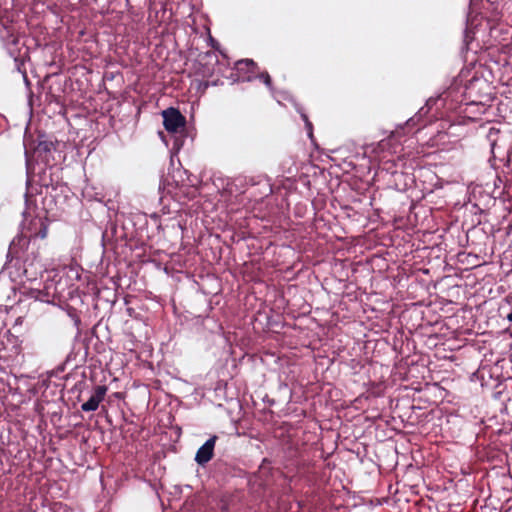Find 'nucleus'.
<instances>
[{"label": "nucleus", "instance_id": "obj_4", "mask_svg": "<svg viewBox=\"0 0 512 512\" xmlns=\"http://www.w3.org/2000/svg\"><path fill=\"white\" fill-rule=\"evenodd\" d=\"M107 392L105 385H98L94 388V392L91 397L81 405V409L84 412L95 411L99 407V404L103 401Z\"/></svg>", "mask_w": 512, "mask_h": 512}, {"label": "nucleus", "instance_id": "obj_8", "mask_svg": "<svg viewBox=\"0 0 512 512\" xmlns=\"http://www.w3.org/2000/svg\"><path fill=\"white\" fill-rule=\"evenodd\" d=\"M259 77V79L268 87V88H271L272 87V79L270 77V75L268 74V72H262L260 73L259 75H257Z\"/></svg>", "mask_w": 512, "mask_h": 512}, {"label": "nucleus", "instance_id": "obj_10", "mask_svg": "<svg viewBox=\"0 0 512 512\" xmlns=\"http://www.w3.org/2000/svg\"><path fill=\"white\" fill-rule=\"evenodd\" d=\"M302 119L304 120V122H305V124H306L307 129H308V130H309V132L311 133V132H312V123L308 120L307 115L302 114Z\"/></svg>", "mask_w": 512, "mask_h": 512}, {"label": "nucleus", "instance_id": "obj_12", "mask_svg": "<svg viewBox=\"0 0 512 512\" xmlns=\"http://www.w3.org/2000/svg\"><path fill=\"white\" fill-rule=\"evenodd\" d=\"M207 87H208V83L206 82V83L204 84V88L206 89Z\"/></svg>", "mask_w": 512, "mask_h": 512}, {"label": "nucleus", "instance_id": "obj_7", "mask_svg": "<svg viewBox=\"0 0 512 512\" xmlns=\"http://www.w3.org/2000/svg\"><path fill=\"white\" fill-rule=\"evenodd\" d=\"M285 449L289 452L291 457H295L299 454V448L296 444H293L292 441H287L285 443Z\"/></svg>", "mask_w": 512, "mask_h": 512}, {"label": "nucleus", "instance_id": "obj_6", "mask_svg": "<svg viewBox=\"0 0 512 512\" xmlns=\"http://www.w3.org/2000/svg\"><path fill=\"white\" fill-rule=\"evenodd\" d=\"M231 497L230 496H222L217 504V508L221 511V512H227L229 511L230 509V505H231Z\"/></svg>", "mask_w": 512, "mask_h": 512}, {"label": "nucleus", "instance_id": "obj_9", "mask_svg": "<svg viewBox=\"0 0 512 512\" xmlns=\"http://www.w3.org/2000/svg\"><path fill=\"white\" fill-rule=\"evenodd\" d=\"M40 225H41L40 230L35 234V236H36V237H39V238H41V239H44V238H46V236H47L48 228H47V226L44 224V222H42L41 220H40Z\"/></svg>", "mask_w": 512, "mask_h": 512}, {"label": "nucleus", "instance_id": "obj_5", "mask_svg": "<svg viewBox=\"0 0 512 512\" xmlns=\"http://www.w3.org/2000/svg\"><path fill=\"white\" fill-rule=\"evenodd\" d=\"M55 144L52 141H39L37 146L34 149V154L38 159H40L45 165H49L51 162L52 156L51 153L54 151Z\"/></svg>", "mask_w": 512, "mask_h": 512}, {"label": "nucleus", "instance_id": "obj_2", "mask_svg": "<svg viewBox=\"0 0 512 512\" xmlns=\"http://www.w3.org/2000/svg\"><path fill=\"white\" fill-rule=\"evenodd\" d=\"M163 125L169 133H177L186 125V118L181 112L173 107L162 111Z\"/></svg>", "mask_w": 512, "mask_h": 512}, {"label": "nucleus", "instance_id": "obj_1", "mask_svg": "<svg viewBox=\"0 0 512 512\" xmlns=\"http://www.w3.org/2000/svg\"><path fill=\"white\" fill-rule=\"evenodd\" d=\"M258 73L257 64L250 59L239 60L235 63L231 78L234 81H251L253 77Z\"/></svg>", "mask_w": 512, "mask_h": 512}, {"label": "nucleus", "instance_id": "obj_11", "mask_svg": "<svg viewBox=\"0 0 512 512\" xmlns=\"http://www.w3.org/2000/svg\"><path fill=\"white\" fill-rule=\"evenodd\" d=\"M507 319L512 322V311L507 315Z\"/></svg>", "mask_w": 512, "mask_h": 512}, {"label": "nucleus", "instance_id": "obj_3", "mask_svg": "<svg viewBox=\"0 0 512 512\" xmlns=\"http://www.w3.org/2000/svg\"><path fill=\"white\" fill-rule=\"evenodd\" d=\"M218 437H210L196 452L195 461L200 466H205L214 456V448Z\"/></svg>", "mask_w": 512, "mask_h": 512}]
</instances>
